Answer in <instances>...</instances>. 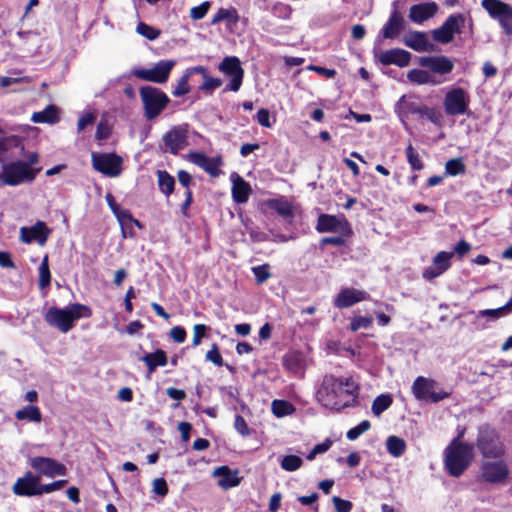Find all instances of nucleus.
Here are the masks:
<instances>
[{
  "label": "nucleus",
  "instance_id": "1",
  "mask_svg": "<svg viewBox=\"0 0 512 512\" xmlns=\"http://www.w3.org/2000/svg\"><path fill=\"white\" fill-rule=\"evenodd\" d=\"M358 390V383L353 378L325 376L317 391V400L325 408L340 411L356 402Z\"/></svg>",
  "mask_w": 512,
  "mask_h": 512
},
{
  "label": "nucleus",
  "instance_id": "2",
  "mask_svg": "<svg viewBox=\"0 0 512 512\" xmlns=\"http://www.w3.org/2000/svg\"><path fill=\"white\" fill-rule=\"evenodd\" d=\"M92 310L83 304L73 303L67 308L51 307L44 315L46 323L62 333L70 331L74 322L81 318H89Z\"/></svg>",
  "mask_w": 512,
  "mask_h": 512
},
{
  "label": "nucleus",
  "instance_id": "3",
  "mask_svg": "<svg viewBox=\"0 0 512 512\" xmlns=\"http://www.w3.org/2000/svg\"><path fill=\"white\" fill-rule=\"evenodd\" d=\"M473 458V445L462 443L455 438L445 449V468L451 476L459 477L469 467Z\"/></svg>",
  "mask_w": 512,
  "mask_h": 512
},
{
  "label": "nucleus",
  "instance_id": "4",
  "mask_svg": "<svg viewBox=\"0 0 512 512\" xmlns=\"http://www.w3.org/2000/svg\"><path fill=\"white\" fill-rule=\"evenodd\" d=\"M414 397L419 401L438 403L450 396L448 392L438 390V384L431 378L417 377L411 387Z\"/></svg>",
  "mask_w": 512,
  "mask_h": 512
},
{
  "label": "nucleus",
  "instance_id": "5",
  "mask_svg": "<svg viewBox=\"0 0 512 512\" xmlns=\"http://www.w3.org/2000/svg\"><path fill=\"white\" fill-rule=\"evenodd\" d=\"M140 96L144 105L145 116L149 120L157 117L169 102L165 93L151 86L142 87Z\"/></svg>",
  "mask_w": 512,
  "mask_h": 512
},
{
  "label": "nucleus",
  "instance_id": "6",
  "mask_svg": "<svg viewBox=\"0 0 512 512\" xmlns=\"http://www.w3.org/2000/svg\"><path fill=\"white\" fill-rule=\"evenodd\" d=\"M91 163L94 170L111 178L120 176L123 170V159L115 153L93 152Z\"/></svg>",
  "mask_w": 512,
  "mask_h": 512
},
{
  "label": "nucleus",
  "instance_id": "7",
  "mask_svg": "<svg viewBox=\"0 0 512 512\" xmlns=\"http://www.w3.org/2000/svg\"><path fill=\"white\" fill-rule=\"evenodd\" d=\"M6 183L9 186H17L23 182H31L35 179L40 169L29 167L28 163L16 161L3 165Z\"/></svg>",
  "mask_w": 512,
  "mask_h": 512
},
{
  "label": "nucleus",
  "instance_id": "8",
  "mask_svg": "<svg viewBox=\"0 0 512 512\" xmlns=\"http://www.w3.org/2000/svg\"><path fill=\"white\" fill-rule=\"evenodd\" d=\"M477 447L484 458H498L504 454V447L497 433L490 428H482L479 431Z\"/></svg>",
  "mask_w": 512,
  "mask_h": 512
},
{
  "label": "nucleus",
  "instance_id": "9",
  "mask_svg": "<svg viewBox=\"0 0 512 512\" xmlns=\"http://www.w3.org/2000/svg\"><path fill=\"white\" fill-rule=\"evenodd\" d=\"M218 69L225 76L230 78V83L226 86L224 91L237 92L243 81L244 69L241 66L239 58L236 56H227L219 64Z\"/></svg>",
  "mask_w": 512,
  "mask_h": 512
},
{
  "label": "nucleus",
  "instance_id": "10",
  "mask_svg": "<svg viewBox=\"0 0 512 512\" xmlns=\"http://www.w3.org/2000/svg\"><path fill=\"white\" fill-rule=\"evenodd\" d=\"M483 8L499 21L507 35L512 34V7L499 0H482Z\"/></svg>",
  "mask_w": 512,
  "mask_h": 512
},
{
  "label": "nucleus",
  "instance_id": "11",
  "mask_svg": "<svg viewBox=\"0 0 512 512\" xmlns=\"http://www.w3.org/2000/svg\"><path fill=\"white\" fill-rule=\"evenodd\" d=\"M466 18L462 14H452L437 29L432 31V37L436 42L447 44L454 39L455 33H461Z\"/></svg>",
  "mask_w": 512,
  "mask_h": 512
},
{
  "label": "nucleus",
  "instance_id": "12",
  "mask_svg": "<svg viewBox=\"0 0 512 512\" xmlns=\"http://www.w3.org/2000/svg\"><path fill=\"white\" fill-rule=\"evenodd\" d=\"M469 95L462 88L450 89L444 98V109L446 114L451 116L463 115L469 106Z\"/></svg>",
  "mask_w": 512,
  "mask_h": 512
},
{
  "label": "nucleus",
  "instance_id": "13",
  "mask_svg": "<svg viewBox=\"0 0 512 512\" xmlns=\"http://www.w3.org/2000/svg\"><path fill=\"white\" fill-rule=\"evenodd\" d=\"M174 65L175 62L173 60H162L152 68L134 70L133 74L141 80L154 83H164L167 81Z\"/></svg>",
  "mask_w": 512,
  "mask_h": 512
},
{
  "label": "nucleus",
  "instance_id": "14",
  "mask_svg": "<svg viewBox=\"0 0 512 512\" xmlns=\"http://www.w3.org/2000/svg\"><path fill=\"white\" fill-rule=\"evenodd\" d=\"M316 230L319 233H341L349 235L351 233L349 223L345 216H335L329 214H321L318 217Z\"/></svg>",
  "mask_w": 512,
  "mask_h": 512
},
{
  "label": "nucleus",
  "instance_id": "15",
  "mask_svg": "<svg viewBox=\"0 0 512 512\" xmlns=\"http://www.w3.org/2000/svg\"><path fill=\"white\" fill-rule=\"evenodd\" d=\"M508 474V466L503 460H485L481 465V477L488 483H502Z\"/></svg>",
  "mask_w": 512,
  "mask_h": 512
},
{
  "label": "nucleus",
  "instance_id": "16",
  "mask_svg": "<svg viewBox=\"0 0 512 512\" xmlns=\"http://www.w3.org/2000/svg\"><path fill=\"white\" fill-rule=\"evenodd\" d=\"M30 465L35 471L49 478L64 476L67 472L65 465L48 457H34Z\"/></svg>",
  "mask_w": 512,
  "mask_h": 512
},
{
  "label": "nucleus",
  "instance_id": "17",
  "mask_svg": "<svg viewBox=\"0 0 512 512\" xmlns=\"http://www.w3.org/2000/svg\"><path fill=\"white\" fill-rule=\"evenodd\" d=\"M51 230L42 221H37L31 227L20 228V239L24 243H31L36 241L39 245L43 246L50 234Z\"/></svg>",
  "mask_w": 512,
  "mask_h": 512
},
{
  "label": "nucleus",
  "instance_id": "18",
  "mask_svg": "<svg viewBox=\"0 0 512 512\" xmlns=\"http://www.w3.org/2000/svg\"><path fill=\"white\" fill-rule=\"evenodd\" d=\"M41 487L39 477L27 472L23 478L17 479L13 485V492L21 496L41 495Z\"/></svg>",
  "mask_w": 512,
  "mask_h": 512
},
{
  "label": "nucleus",
  "instance_id": "19",
  "mask_svg": "<svg viewBox=\"0 0 512 512\" xmlns=\"http://www.w3.org/2000/svg\"><path fill=\"white\" fill-rule=\"evenodd\" d=\"M166 150L177 154L187 145V129L184 126H175L163 136Z\"/></svg>",
  "mask_w": 512,
  "mask_h": 512
},
{
  "label": "nucleus",
  "instance_id": "20",
  "mask_svg": "<svg viewBox=\"0 0 512 512\" xmlns=\"http://www.w3.org/2000/svg\"><path fill=\"white\" fill-rule=\"evenodd\" d=\"M369 294L355 288H343L334 299V306L339 309L348 308L354 304L369 299Z\"/></svg>",
  "mask_w": 512,
  "mask_h": 512
},
{
  "label": "nucleus",
  "instance_id": "21",
  "mask_svg": "<svg viewBox=\"0 0 512 512\" xmlns=\"http://www.w3.org/2000/svg\"><path fill=\"white\" fill-rule=\"evenodd\" d=\"M376 57L382 65L394 64L399 67H405L409 64L411 54L404 49L394 48L380 51Z\"/></svg>",
  "mask_w": 512,
  "mask_h": 512
},
{
  "label": "nucleus",
  "instance_id": "22",
  "mask_svg": "<svg viewBox=\"0 0 512 512\" xmlns=\"http://www.w3.org/2000/svg\"><path fill=\"white\" fill-rule=\"evenodd\" d=\"M189 160L202 168L212 177H217L220 175L221 171L219 169L222 161L219 157H208L200 152H192L189 154Z\"/></svg>",
  "mask_w": 512,
  "mask_h": 512
},
{
  "label": "nucleus",
  "instance_id": "23",
  "mask_svg": "<svg viewBox=\"0 0 512 512\" xmlns=\"http://www.w3.org/2000/svg\"><path fill=\"white\" fill-rule=\"evenodd\" d=\"M393 6L394 10L381 30L384 39H395L404 29V18L398 11L397 2H394Z\"/></svg>",
  "mask_w": 512,
  "mask_h": 512
},
{
  "label": "nucleus",
  "instance_id": "24",
  "mask_svg": "<svg viewBox=\"0 0 512 512\" xmlns=\"http://www.w3.org/2000/svg\"><path fill=\"white\" fill-rule=\"evenodd\" d=\"M419 64L437 74L450 73L454 68L453 62L443 55L421 57L419 59Z\"/></svg>",
  "mask_w": 512,
  "mask_h": 512
},
{
  "label": "nucleus",
  "instance_id": "25",
  "mask_svg": "<svg viewBox=\"0 0 512 512\" xmlns=\"http://www.w3.org/2000/svg\"><path fill=\"white\" fill-rule=\"evenodd\" d=\"M438 11V5L435 2H426L411 6L409 19L417 24L432 18Z\"/></svg>",
  "mask_w": 512,
  "mask_h": 512
},
{
  "label": "nucleus",
  "instance_id": "26",
  "mask_svg": "<svg viewBox=\"0 0 512 512\" xmlns=\"http://www.w3.org/2000/svg\"><path fill=\"white\" fill-rule=\"evenodd\" d=\"M404 44L418 52H431L435 50L434 44L428 40L427 35L418 31L407 34L404 38Z\"/></svg>",
  "mask_w": 512,
  "mask_h": 512
},
{
  "label": "nucleus",
  "instance_id": "27",
  "mask_svg": "<svg viewBox=\"0 0 512 512\" xmlns=\"http://www.w3.org/2000/svg\"><path fill=\"white\" fill-rule=\"evenodd\" d=\"M232 196L236 203L243 204L248 201L251 187L241 176L236 173L231 175Z\"/></svg>",
  "mask_w": 512,
  "mask_h": 512
},
{
  "label": "nucleus",
  "instance_id": "28",
  "mask_svg": "<svg viewBox=\"0 0 512 512\" xmlns=\"http://www.w3.org/2000/svg\"><path fill=\"white\" fill-rule=\"evenodd\" d=\"M213 475L219 478L218 485L224 489L237 486L240 483L238 472L230 470L227 466L216 468Z\"/></svg>",
  "mask_w": 512,
  "mask_h": 512
},
{
  "label": "nucleus",
  "instance_id": "29",
  "mask_svg": "<svg viewBox=\"0 0 512 512\" xmlns=\"http://www.w3.org/2000/svg\"><path fill=\"white\" fill-rule=\"evenodd\" d=\"M141 361L146 364L148 372L153 373L157 367H163L167 364V355L163 350L158 349L153 353L144 355Z\"/></svg>",
  "mask_w": 512,
  "mask_h": 512
},
{
  "label": "nucleus",
  "instance_id": "30",
  "mask_svg": "<svg viewBox=\"0 0 512 512\" xmlns=\"http://www.w3.org/2000/svg\"><path fill=\"white\" fill-rule=\"evenodd\" d=\"M407 79L418 85L430 84L438 85L440 81H437L429 72L421 69H412L407 73Z\"/></svg>",
  "mask_w": 512,
  "mask_h": 512
},
{
  "label": "nucleus",
  "instance_id": "31",
  "mask_svg": "<svg viewBox=\"0 0 512 512\" xmlns=\"http://www.w3.org/2000/svg\"><path fill=\"white\" fill-rule=\"evenodd\" d=\"M15 418L19 421L26 420L29 422L40 423L42 421V414L37 406L27 405L15 412Z\"/></svg>",
  "mask_w": 512,
  "mask_h": 512
},
{
  "label": "nucleus",
  "instance_id": "32",
  "mask_svg": "<svg viewBox=\"0 0 512 512\" xmlns=\"http://www.w3.org/2000/svg\"><path fill=\"white\" fill-rule=\"evenodd\" d=\"M406 448V442L398 436L392 435L386 439V449L394 458L401 457L405 453Z\"/></svg>",
  "mask_w": 512,
  "mask_h": 512
},
{
  "label": "nucleus",
  "instance_id": "33",
  "mask_svg": "<svg viewBox=\"0 0 512 512\" xmlns=\"http://www.w3.org/2000/svg\"><path fill=\"white\" fill-rule=\"evenodd\" d=\"M114 215L121 226L123 237H126V230L130 229L132 225L141 228L140 222L133 218L129 210L119 208Z\"/></svg>",
  "mask_w": 512,
  "mask_h": 512
},
{
  "label": "nucleus",
  "instance_id": "34",
  "mask_svg": "<svg viewBox=\"0 0 512 512\" xmlns=\"http://www.w3.org/2000/svg\"><path fill=\"white\" fill-rule=\"evenodd\" d=\"M31 120L34 123H54L58 120L57 109L49 105L44 110L33 113Z\"/></svg>",
  "mask_w": 512,
  "mask_h": 512
},
{
  "label": "nucleus",
  "instance_id": "35",
  "mask_svg": "<svg viewBox=\"0 0 512 512\" xmlns=\"http://www.w3.org/2000/svg\"><path fill=\"white\" fill-rule=\"evenodd\" d=\"M157 179L160 191L166 196H169L174 190V177H172L167 171L159 170L157 172Z\"/></svg>",
  "mask_w": 512,
  "mask_h": 512
},
{
  "label": "nucleus",
  "instance_id": "36",
  "mask_svg": "<svg viewBox=\"0 0 512 512\" xmlns=\"http://www.w3.org/2000/svg\"><path fill=\"white\" fill-rule=\"evenodd\" d=\"M272 412L276 417H284L291 415L295 408L294 406L285 400H274L271 405Z\"/></svg>",
  "mask_w": 512,
  "mask_h": 512
},
{
  "label": "nucleus",
  "instance_id": "37",
  "mask_svg": "<svg viewBox=\"0 0 512 512\" xmlns=\"http://www.w3.org/2000/svg\"><path fill=\"white\" fill-rule=\"evenodd\" d=\"M466 166L462 158L449 159L445 164V175L457 176L465 172Z\"/></svg>",
  "mask_w": 512,
  "mask_h": 512
},
{
  "label": "nucleus",
  "instance_id": "38",
  "mask_svg": "<svg viewBox=\"0 0 512 512\" xmlns=\"http://www.w3.org/2000/svg\"><path fill=\"white\" fill-rule=\"evenodd\" d=\"M284 366L291 372L297 374L303 370V361L296 353L288 354L283 359Z\"/></svg>",
  "mask_w": 512,
  "mask_h": 512
},
{
  "label": "nucleus",
  "instance_id": "39",
  "mask_svg": "<svg viewBox=\"0 0 512 512\" xmlns=\"http://www.w3.org/2000/svg\"><path fill=\"white\" fill-rule=\"evenodd\" d=\"M414 113L419 114L421 117L427 118L429 121L436 125L441 124L442 115L439 111L434 108H429L427 106L417 107L412 110Z\"/></svg>",
  "mask_w": 512,
  "mask_h": 512
},
{
  "label": "nucleus",
  "instance_id": "40",
  "mask_svg": "<svg viewBox=\"0 0 512 512\" xmlns=\"http://www.w3.org/2000/svg\"><path fill=\"white\" fill-rule=\"evenodd\" d=\"M453 252H446L441 251L436 254V256L433 258V263L436 268L441 270L442 272L447 271L451 266V259L453 257Z\"/></svg>",
  "mask_w": 512,
  "mask_h": 512
},
{
  "label": "nucleus",
  "instance_id": "41",
  "mask_svg": "<svg viewBox=\"0 0 512 512\" xmlns=\"http://www.w3.org/2000/svg\"><path fill=\"white\" fill-rule=\"evenodd\" d=\"M392 404V398L389 395H379L372 403V412L374 415L379 416L387 410Z\"/></svg>",
  "mask_w": 512,
  "mask_h": 512
},
{
  "label": "nucleus",
  "instance_id": "42",
  "mask_svg": "<svg viewBox=\"0 0 512 512\" xmlns=\"http://www.w3.org/2000/svg\"><path fill=\"white\" fill-rule=\"evenodd\" d=\"M50 282H51V274H50V269H49V264H48V256L45 255L44 258L42 259L40 266H39V287L41 289H44L47 286H49Z\"/></svg>",
  "mask_w": 512,
  "mask_h": 512
},
{
  "label": "nucleus",
  "instance_id": "43",
  "mask_svg": "<svg viewBox=\"0 0 512 512\" xmlns=\"http://www.w3.org/2000/svg\"><path fill=\"white\" fill-rule=\"evenodd\" d=\"M226 19L236 22L238 20L237 10L235 8H220L214 15L211 24L214 25Z\"/></svg>",
  "mask_w": 512,
  "mask_h": 512
},
{
  "label": "nucleus",
  "instance_id": "44",
  "mask_svg": "<svg viewBox=\"0 0 512 512\" xmlns=\"http://www.w3.org/2000/svg\"><path fill=\"white\" fill-rule=\"evenodd\" d=\"M303 460L296 455H287L281 461V468L293 472L302 466Z\"/></svg>",
  "mask_w": 512,
  "mask_h": 512
},
{
  "label": "nucleus",
  "instance_id": "45",
  "mask_svg": "<svg viewBox=\"0 0 512 512\" xmlns=\"http://www.w3.org/2000/svg\"><path fill=\"white\" fill-rule=\"evenodd\" d=\"M406 157L413 170L423 169V163L420 159V156L411 144H409L406 148Z\"/></svg>",
  "mask_w": 512,
  "mask_h": 512
},
{
  "label": "nucleus",
  "instance_id": "46",
  "mask_svg": "<svg viewBox=\"0 0 512 512\" xmlns=\"http://www.w3.org/2000/svg\"><path fill=\"white\" fill-rule=\"evenodd\" d=\"M370 427H371L370 422L368 420H363L357 426L348 430L346 437L350 441H354L358 437H360L362 434H364L366 431H368L370 429Z\"/></svg>",
  "mask_w": 512,
  "mask_h": 512
},
{
  "label": "nucleus",
  "instance_id": "47",
  "mask_svg": "<svg viewBox=\"0 0 512 512\" xmlns=\"http://www.w3.org/2000/svg\"><path fill=\"white\" fill-rule=\"evenodd\" d=\"M136 31L138 34L147 38L148 40H155L160 35L159 30L143 22H140L137 25Z\"/></svg>",
  "mask_w": 512,
  "mask_h": 512
},
{
  "label": "nucleus",
  "instance_id": "48",
  "mask_svg": "<svg viewBox=\"0 0 512 512\" xmlns=\"http://www.w3.org/2000/svg\"><path fill=\"white\" fill-rule=\"evenodd\" d=\"M372 318L371 317H364V316H355L353 317L351 321V331L356 332L360 329H368L372 325Z\"/></svg>",
  "mask_w": 512,
  "mask_h": 512
},
{
  "label": "nucleus",
  "instance_id": "49",
  "mask_svg": "<svg viewBox=\"0 0 512 512\" xmlns=\"http://www.w3.org/2000/svg\"><path fill=\"white\" fill-rule=\"evenodd\" d=\"M210 6H211L210 2L205 1L202 4H200L199 6L192 7L190 9V17L193 20L203 19L206 16V14L208 13Z\"/></svg>",
  "mask_w": 512,
  "mask_h": 512
},
{
  "label": "nucleus",
  "instance_id": "50",
  "mask_svg": "<svg viewBox=\"0 0 512 512\" xmlns=\"http://www.w3.org/2000/svg\"><path fill=\"white\" fill-rule=\"evenodd\" d=\"M189 76L190 74L187 73L180 78L179 82L177 83L176 87L172 92L174 96L180 97L187 94L190 91Z\"/></svg>",
  "mask_w": 512,
  "mask_h": 512
},
{
  "label": "nucleus",
  "instance_id": "51",
  "mask_svg": "<svg viewBox=\"0 0 512 512\" xmlns=\"http://www.w3.org/2000/svg\"><path fill=\"white\" fill-rule=\"evenodd\" d=\"M252 272L258 283H264L271 277L268 264L255 266L252 268Z\"/></svg>",
  "mask_w": 512,
  "mask_h": 512
},
{
  "label": "nucleus",
  "instance_id": "52",
  "mask_svg": "<svg viewBox=\"0 0 512 512\" xmlns=\"http://www.w3.org/2000/svg\"><path fill=\"white\" fill-rule=\"evenodd\" d=\"M205 358L207 361L212 362L218 367L223 365V358L219 352L217 344L212 345L211 349L207 351Z\"/></svg>",
  "mask_w": 512,
  "mask_h": 512
},
{
  "label": "nucleus",
  "instance_id": "53",
  "mask_svg": "<svg viewBox=\"0 0 512 512\" xmlns=\"http://www.w3.org/2000/svg\"><path fill=\"white\" fill-rule=\"evenodd\" d=\"M271 207L282 216H290L292 214V206L287 201H273Z\"/></svg>",
  "mask_w": 512,
  "mask_h": 512
},
{
  "label": "nucleus",
  "instance_id": "54",
  "mask_svg": "<svg viewBox=\"0 0 512 512\" xmlns=\"http://www.w3.org/2000/svg\"><path fill=\"white\" fill-rule=\"evenodd\" d=\"M207 331V326L204 324H196L193 327V339L192 345L198 346L201 343L202 338L205 336Z\"/></svg>",
  "mask_w": 512,
  "mask_h": 512
},
{
  "label": "nucleus",
  "instance_id": "55",
  "mask_svg": "<svg viewBox=\"0 0 512 512\" xmlns=\"http://www.w3.org/2000/svg\"><path fill=\"white\" fill-rule=\"evenodd\" d=\"M152 490L155 494L164 497L168 493L167 483L164 478H156L152 484Z\"/></svg>",
  "mask_w": 512,
  "mask_h": 512
},
{
  "label": "nucleus",
  "instance_id": "56",
  "mask_svg": "<svg viewBox=\"0 0 512 512\" xmlns=\"http://www.w3.org/2000/svg\"><path fill=\"white\" fill-rule=\"evenodd\" d=\"M332 502L336 512H350L352 509V503L350 501L344 500L338 496H334Z\"/></svg>",
  "mask_w": 512,
  "mask_h": 512
},
{
  "label": "nucleus",
  "instance_id": "57",
  "mask_svg": "<svg viewBox=\"0 0 512 512\" xmlns=\"http://www.w3.org/2000/svg\"><path fill=\"white\" fill-rule=\"evenodd\" d=\"M234 428L242 435L248 436L250 434L249 427L245 419L241 415H237L234 420Z\"/></svg>",
  "mask_w": 512,
  "mask_h": 512
},
{
  "label": "nucleus",
  "instance_id": "58",
  "mask_svg": "<svg viewBox=\"0 0 512 512\" xmlns=\"http://www.w3.org/2000/svg\"><path fill=\"white\" fill-rule=\"evenodd\" d=\"M170 337L176 343H183L186 339V331L181 326H175L170 330Z\"/></svg>",
  "mask_w": 512,
  "mask_h": 512
},
{
  "label": "nucleus",
  "instance_id": "59",
  "mask_svg": "<svg viewBox=\"0 0 512 512\" xmlns=\"http://www.w3.org/2000/svg\"><path fill=\"white\" fill-rule=\"evenodd\" d=\"M221 85L222 81L220 79L205 75L201 88L204 90H213L219 88Z\"/></svg>",
  "mask_w": 512,
  "mask_h": 512
},
{
  "label": "nucleus",
  "instance_id": "60",
  "mask_svg": "<svg viewBox=\"0 0 512 512\" xmlns=\"http://www.w3.org/2000/svg\"><path fill=\"white\" fill-rule=\"evenodd\" d=\"M257 122L263 127H271L270 113L267 109H260L256 115Z\"/></svg>",
  "mask_w": 512,
  "mask_h": 512
},
{
  "label": "nucleus",
  "instance_id": "61",
  "mask_svg": "<svg viewBox=\"0 0 512 512\" xmlns=\"http://www.w3.org/2000/svg\"><path fill=\"white\" fill-rule=\"evenodd\" d=\"M67 483V480H58L51 484H45L41 487V495L46 493H51L53 491L61 489L65 484Z\"/></svg>",
  "mask_w": 512,
  "mask_h": 512
},
{
  "label": "nucleus",
  "instance_id": "62",
  "mask_svg": "<svg viewBox=\"0 0 512 512\" xmlns=\"http://www.w3.org/2000/svg\"><path fill=\"white\" fill-rule=\"evenodd\" d=\"M110 135V128L109 126L107 125L106 122H100L97 126V131H96V139L97 140H106Z\"/></svg>",
  "mask_w": 512,
  "mask_h": 512
},
{
  "label": "nucleus",
  "instance_id": "63",
  "mask_svg": "<svg viewBox=\"0 0 512 512\" xmlns=\"http://www.w3.org/2000/svg\"><path fill=\"white\" fill-rule=\"evenodd\" d=\"M95 121V116L92 113H87L81 116L78 120L77 128L78 131L84 130L88 125Z\"/></svg>",
  "mask_w": 512,
  "mask_h": 512
},
{
  "label": "nucleus",
  "instance_id": "64",
  "mask_svg": "<svg viewBox=\"0 0 512 512\" xmlns=\"http://www.w3.org/2000/svg\"><path fill=\"white\" fill-rule=\"evenodd\" d=\"M192 426L188 422H180L178 425V430L181 434V438L184 442H188L190 439V432H191Z\"/></svg>",
  "mask_w": 512,
  "mask_h": 512
}]
</instances>
